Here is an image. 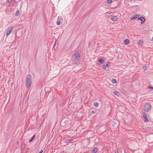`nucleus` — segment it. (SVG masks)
Wrapping results in <instances>:
<instances>
[{
    "mask_svg": "<svg viewBox=\"0 0 153 153\" xmlns=\"http://www.w3.org/2000/svg\"><path fill=\"white\" fill-rule=\"evenodd\" d=\"M152 40H153V37L152 38Z\"/></svg>",
    "mask_w": 153,
    "mask_h": 153,
    "instance_id": "c85d7f7f",
    "label": "nucleus"
},
{
    "mask_svg": "<svg viewBox=\"0 0 153 153\" xmlns=\"http://www.w3.org/2000/svg\"><path fill=\"white\" fill-rule=\"evenodd\" d=\"M19 11L18 10H17L16 12L15 13V15L16 16H18L19 15Z\"/></svg>",
    "mask_w": 153,
    "mask_h": 153,
    "instance_id": "dca6fc26",
    "label": "nucleus"
},
{
    "mask_svg": "<svg viewBox=\"0 0 153 153\" xmlns=\"http://www.w3.org/2000/svg\"><path fill=\"white\" fill-rule=\"evenodd\" d=\"M112 82L113 84H115L117 83V81L115 79H113L112 80Z\"/></svg>",
    "mask_w": 153,
    "mask_h": 153,
    "instance_id": "a211bd4d",
    "label": "nucleus"
},
{
    "mask_svg": "<svg viewBox=\"0 0 153 153\" xmlns=\"http://www.w3.org/2000/svg\"><path fill=\"white\" fill-rule=\"evenodd\" d=\"M13 0H8L7 2L8 3H9L10 2Z\"/></svg>",
    "mask_w": 153,
    "mask_h": 153,
    "instance_id": "b1692460",
    "label": "nucleus"
},
{
    "mask_svg": "<svg viewBox=\"0 0 153 153\" xmlns=\"http://www.w3.org/2000/svg\"><path fill=\"white\" fill-rule=\"evenodd\" d=\"M148 88H150V89H153V87H152L151 86V85H149V87H148Z\"/></svg>",
    "mask_w": 153,
    "mask_h": 153,
    "instance_id": "4be33fe9",
    "label": "nucleus"
},
{
    "mask_svg": "<svg viewBox=\"0 0 153 153\" xmlns=\"http://www.w3.org/2000/svg\"><path fill=\"white\" fill-rule=\"evenodd\" d=\"M80 58V56L79 53L78 52H76L72 56V60L74 64H77L78 63Z\"/></svg>",
    "mask_w": 153,
    "mask_h": 153,
    "instance_id": "f257e3e1",
    "label": "nucleus"
},
{
    "mask_svg": "<svg viewBox=\"0 0 153 153\" xmlns=\"http://www.w3.org/2000/svg\"><path fill=\"white\" fill-rule=\"evenodd\" d=\"M142 43V41L140 40L139 41V44L140 45H141V43Z\"/></svg>",
    "mask_w": 153,
    "mask_h": 153,
    "instance_id": "5701e85b",
    "label": "nucleus"
},
{
    "mask_svg": "<svg viewBox=\"0 0 153 153\" xmlns=\"http://www.w3.org/2000/svg\"><path fill=\"white\" fill-rule=\"evenodd\" d=\"M98 149L97 148H94L92 150V153H96L98 151Z\"/></svg>",
    "mask_w": 153,
    "mask_h": 153,
    "instance_id": "f8f14e48",
    "label": "nucleus"
},
{
    "mask_svg": "<svg viewBox=\"0 0 153 153\" xmlns=\"http://www.w3.org/2000/svg\"><path fill=\"white\" fill-rule=\"evenodd\" d=\"M138 20H140L141 21V24H143L145 21V19L143 17H140L138 18L137 19Z\"/></svg>",
    "mask_w": 153,
    "mask_h": 153,
    "instance_id": "0eeeda50",
    "label": "nucleus"
},
{
    "mask_svg": "<svg viewBox=\"0 0 153 153\" xmlns=\"http://www.w3.org/2000/svg\"><path fill=\"white\" fill-rule=\"evenodd\" d=\"M13 28V26H11L10 27L8 28L7 29V30L6 33V35L8 36L10 33V32L12 31Z\"/></svg>",
    "mask_w": 153,
    "mask_h": 153,
    "instance_id": "20e7f679",
    "label": "nucleus"
},
{
    "mask_svg": "<svg viewBox=\"0 0 153 153\" xmlns=\"http://www.w3.org/2000/svg\"><path fill=\"white\" fill-rule=\"evenodd\" d=\"M62 17H59L58 18V20L56 21V24L57 25H59L62 22Z\"/></svg>",
    "mask_w": 153,
    "mask_h": 153,
    "instance_id": "423d86ee",
    "label": "nucleus"
},
{
    "mask_svg": "<svg viewBox=\"0 0 153 153\" xmlns=\"http://www.w3.org/2000/svg\"><path fill=\"white\" fill-rule=\"evenodd\" d=\"M110 63V62H109L108 61H107L106 65H103V68L104 69L106 70V68L108 66V64H109Z\"/></svg>",
    "mask_w": 153,
    "mask_h": 153,
    "instance_id": "6e6552de",
    "label": "nucleus"
},
{
    "mask_svg": "<svg viewBox=\"0 0 153 153\" xmlns=\"http://www.w3.org/2000/svg\"><path fill=\"white\" fill-rule=\"evenodd\" d=\"M113 93L114 94L117 95V96H118L120 94L117 91H114L113 92Z\"/></svg>",
    "mask_w": 153,
    "mask_h": 153,
    "instance_id": "2eb2a0df",
    "label": "nucleus"
},
{
    "mask_svg": "<svg viewBox=\"0 0 153 153\" xmlns=\"http://www.w3.org/2000/svg\"><path fill=\"white\" fill-rule=\"evenodd\" d=\"M71 140H71V139L67 140H65V143H68Z\"/></svg>",
    "mask_w": 153,
    "mask_h": 153,
    "instance_id": "aec40b11",
    "label": "nucleus"
},
{
    "mask_svg": "<svg viewBox=\"0 0 153 153\" xmlns=\"http://www.w3.org/2000/svg\"><path fill=\"white\" fill-rule=\"evenodd\" d=\"M91 113L92 114H94L95 113V111H91Z\"/></svg>",
    "mask_w": 153,
    "mask_h": 153,
    "instance_id": "393cba45",
    "label": "nucleus"
},
{
    "mask_svg": "<svg viewBox=\"0 0 153 153\" xmlns=\"http://www.w3.org/2000/svg\"><path fill=\"white\" fill-rule=\"evenodd\" d=\"M35 137V135H34L33 136L31 139L29 140V142H31L33 140V139L34 138V137Z\"/></svg>",
    "mask_w": 153,
    "mask_h": 153,
    "instance_id": "6ab92c4d",
    "label": "nucleus"
},
{
    "mask_svg": "<svg viewBox=\"0 0 153 153\" xmlns=\"http://www.w3.org/2000/svg\"><path fill=\"white\" fill-rule=\"evenodd\" d=\"M56 40L54 44V46H55V45L56 44Z\"/></svg>",
    "mask_w": 153,
    "mask_h": 153,
    "instance_id": "a878e982",
    "label": "nucleus"
},
{
    "mask_svg": "<svg viewBox=\"0 0 153 153\" xmlns=\"http://www.w3.org/2000/svg\"><path fill=\"white\" fill-rule=\"evenodd\" d=\"M111 19L112 21H115L117 20L118 18L116 16H114L111 17Z\"/></svg>",
    "mask_w": 153,
    "mask_h": 153,
    "instance_id": "9d476101",
    "label": "nucleus"
},
{
    "mask_svg": "<svg viewBox=\"0 0 153 153\" xmlns=\"http://www.w3.org/2000/svg\"><path fill=\"white\" fill-rule=\"evenodd\" d=\"M139 16V15L138 14L135 15L132 17L130 19L131 20H132L134 19H136L138 18Z\"/></svg>",
    "mask_w": 153,
    "mask_h": 153,
    "instance_id": "1a4fd4ad",
    "label": "nucleus"
},
{
    "mask_svg": "<svg viewBox=\"0 0 153 153\" xmlns=\"http://www.w3.org/2000/svg\"><path fill=\"white\" fill-rule=\"evenodd\" d=\"M129 40L128 39H126L124 41V43L125 45H127L129 43Z\"/></svg>",
    "mask_w": 153,
    "mask_h": 153,
    "instance_id": "9b49d317",
    "label": "nucleus"
},
{
    "mask_svg": "<svg viewBox=\"0 0 153 153\" xmlns=\"http://www.w3.org/2000/svg\"><path fill=\"white\" fill-rule=\"evenodd\" d=\"M146 67H145V66H143V70H146Z\"/></svg>",
    "mask_w": 153,
    "mask_h": 153,
    "instance_id": "412c9836",
    "label": "nucleus"
},
{
    "mask_svg": "<svg viewBox=\"0 0 153 153\" xmlns=\"http://www.w3.org/2000/svg\"><path fill=\"white\" fill-rule=\"evenodd\" d=\"M32 83V78L30 75H28L26 78L25 83L26 86L28 88H30L31 86Z\"/></svg>",
    "mask_w": 153,
    "mask_h": 153,
    "instance_id": "f03ea898",
    "label": "nucleus"
},
{
    "mask_svg": "<svg viewBox=\"0 0 153 153\" xmlns=\"http://www.w3.org/2000/svg\"><path fill=\"white\" fill-rule=\"evenodd\" d=\"M94 106H95L96 107H98L99 104L97 102H95L94 103Z\"/></svg>",
    "mask_w": 153,
    "mask_h": 153,
    "instance_id": "4468645a",
    "label": "nucleus"
},
{
    "mask_svg": "<svg viewBox=\"0 0 153 153\" xmlns=\"http://www.w3.org/2000/svg\"><path fill=\"white\" fill-rule=\"evenodd\" d=\"M106 2L108 4H110L112 2V1L111 0H107Z\"/></svg>",
    "mask_w": 153,
    "mask_h": 153,
    "instance_id": "f3484780",
    "label": "nucleus"
},
{
    "mask_svg": "<svg viewBox=\"0 0 153 153\" xmlns=\"http://www.w3.org/2000/svg\"><path fill=\"white\" fill-rule=\"evenodd\" d=\"M143 117L144 118V121L147 122L148 121V120L147 118V116L145 113L143 112Z\"/></svg>",
    "mask_w": 153,
    "mask_h": 153,
    "instance_id": "39448f33",
    "label": "nucleus"
},
{
    "mask_svg": "<svg viewBox=\"0 0 153 153\" xmlns=\"http://www.w3.org/2000/svg\"><path fill=\"white\" fill-rule=\"evenodd\" d=\"M43 152V150H41L39 152V153H42V152Z\"/></svg>",
    "mask_w": 153,
    "mask_h": 153,
    "instance_id": "bb28decb",
    "label": "nucleus"
},
{
    "mask_svg": "<svg viewBox=\"0 0 153 153\" xmlns=\"http://www.w3.org/2000/svg\"><path fill=\"white\" fill-rule=\"evenodd\" d=\"M114 153H118V151H116Z\"/></svg>",
    "mask_w": 153,
    "mask_h": 153,
    "instance_id": "cd10ccee",
    "label": "nucleus"
},
{
    "mask_svg": "<svg viewBox=\"0 0 153 153\" xmlns=\"http://www.w3.org/2000/svg\"><path fill=\"white\" fill-rule=\"evenodd\" d=\"M151 108L152 106L149 103H147L144 105V110L145 111H150Z\"/></svg>",
    "mask_w": 153,
    "mask_h": 153,
    "instance_id": "7ed1b4c3",
    "label": "nucleus"
},
{
    "mask_svg": "<svg viewBox=\"0 0 153 153\" xmlns=\"http://www.w3.org/2000/svg\"><path fill=\"white\" fill-rule=\"evenodd\" d=\"M98 61L101 64H102L104 62V60L102 59H98Z\"/></svg>",
    "mask_w": 153,
    "mask_h": 153,
    "instance_id": "ddd939ff",
    "label": "nucleus"
}]
</instances>
